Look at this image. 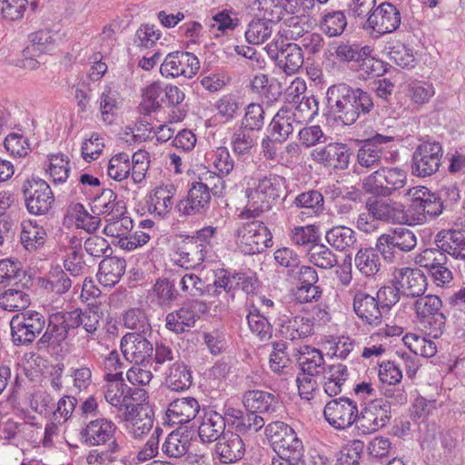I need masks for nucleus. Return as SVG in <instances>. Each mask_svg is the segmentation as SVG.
<instances>
[{
	"instance_id": "nucleus-3",
	"label": "nucleus",
	"mask_w": 465,
	"mask_h": 465,
	"mask_svg": "<svg viewBox=\"0 0 465 465\" xmlns=\"http://www.w3.org/2000/svg\"><path fill=\"white\" fill-rule=\"evenodd\" d=\"M233 242L240 252L254 255L273 245L272 234L265 223L253 218L238 223L232 232Z\"/></svg>"
},
{
	"instance_id": "nucleus-18",
	"label": "nucleus",
	"mask_w": 465,
	"mask_h": 465,
	"mask_svg": "<svg viewBox=\"0 0 465 465\" xmlns=\"http://www.w3.org/2000/svg\"><path fill=\"white\" fill-rule=\"evenodd\" d=\"M106 391H104L105 401L119 411H129L136 403L134 401H144L146 392L143 389L131 388L123 381H109Z\"/></svg>"
},
{
	"instance_id": "nucleus-14",
	"label": "nucleus",
	"mask_w": 465,
	"mask_h": 465,
	"mask_svg": "<svg viewBox=\"0 0 465 465\" xmlns=\"http://www.w3.org/2000/svg\"><path fill=\"white\" fill-rule=\"evenodd\" d=\"M202 181L193 182L187 195L175 204L181 217H196L205 215L210 209L211 194Z\"/></svg>"
},
{
	"instance_id": "nucleus-22",
	"label": "nucleus",
	"mask_w": 465,
	"mask_h": 465,
	"mask_svg": "<svg viewBox=\"0 0 465 465\" xmlns=\"http://www.w3.org/2000/svg\"><path fill=\"white\" fill-rule=\"evenodd\" d=\"M197 307H199V310L203 307V311L207 309L206 303L193 301L167 313L165 316V328L177 335L189 331L191 328L194 327L199 318L196 312Z\"/></svg>"
},
{
	"instance_id": "nucleus-25",
	"label": "nucleus",
	"mask_w": 465,
	"mask_h": 465,
	"mask_svg": "<svg viewBox=\"0 0 465 465\" xmlns=\"http://www.w3.org/2000/svg\"><path fill=\"white\" fill-rule=\"evenodd\" d=\"M280 334L288 340L304 339L313 334V319L308 314L290 313L277 318Z\"/></svg>"
},
{
	"instance_id": "nucleus-46",
	"label": "nucleus",
	"mask_w": 465,
	"mask_h": 465,
	"mask_svg": "<svg viewBox=\"0 0 465 465\" xmlns=\"http://www.w3.org/2000/svg\"><path fill=\"white\" fill-rule=\"evenodd\" d=\"M277 64L285 74L296 73L303 64L302 50L296 44H288L279 53H275Z\"/></svg>"
},
{
	"instance_id": "nucleus-54",
	"label": "nucleus",
	"mask_w": 465,
	"mask_h": 465,
	"mask_svg": "<svg viewBox=\"0 0 465 465\" xmlns=\"http://www.w3.org/2000/svg\"><path fill=\"white\" fill-rule=\"evenodd\" d=\"M308 260L318 268L329 270L337 263L336 254L325 244L317 242L307 250Z\"/></svg>"
},
{
	"instance_id": "nucleus-7",
	"label": "nucleus",
	"mask_w": 465,
	"mask_h": 465,
	"mask_svg": "<svg viewBox=\"0 0 465 465\" xmlns=\"http://www.w3.org/2000/svg\"><path fill=\"white\" fill-rule=\"evenodd\" d=\"M416 245L415 233L406 227H397L377 239V248L383 260L389 262L401 258L402 253L412 251Z\"/></svg>"
},
{
	"instance_id": "nucleus-19",
	"label": "nucleus",
	"mask_w": 465,
	"mask_h": 465,
	"mask_svg": "<svg viewBox=\"0 0 465 465\" xmlns=\"http://www.w3.org/2000/svg\"><path fill=\"white\" fill-rule=\"evenodd\" d=\"M391 282L407 297H420L427 289V278L418 268H395L391 274Z\"/></svg>"
},
{
	"instance_id": "nucleus-45",
	"label": "nucleus",
	"mask_w": 465,
	"mask_h": 465,
	"mask_svg": "<svg viewBox=\"0 0 465 465\" xmlns=\"http://www.w3.org/2000/svg\"><path fill=\"white\" fill-rule=\"evenodd\" d=\"M152 292L155 303L163 309L171 308L180 296L175 281L167 277L158 278Z\"/></svg>"
},
{
	"instance_id": "nucleus-13",
	"label": "nucleus",
	"mask_w": 465,
	"mask_h": 465,
	"mask_svg": "<svg viewBox=\"0 0 465 465\" xmlns=\"http://www.w3.org/2000/svg\"><path fill=\"white\" fill-rule=\"evenodd\" d=\"M448 258L444 251L437 247L422 250L415 257V262L427 270L437 285H443L453 279L452 272L447 266Z\"/></svg>"
},
{
	"instance_id": "nucleus-28",
	"label": "nucleus",
	"mask_w": 465,
	"mask_h": 465,
	"mask_svg": "<svg viewBox=\"0 0 465 465\" xmlns=\"http://www.w3.org/2000/svg\"><path fill=\"white\" fill-rule=\"evenodd\" d=\"M154 412L148 405L136 403L129 411H124L121 418L128 422V430L134 438L148 433L153 426Z\"/></svg>"
},
{
	"instance_id": "nucleus-30",
	"label": "nucleus",
	"mask_w": 465,
	"mask_h": 465,
	"mask_svg": "<svg viewBox=\"0 0 465 465\" xmlns=\"http://www.w3.org/2000/svg\"><path fill=\"white\" fill-rule=\"evenodd\" d=\"M242 404L247 411L255 414H272L280 407L278 396L262 390L244 392Z\"/></svg>"
},
{
	"instance_id": "nucleus-38",
	"label": "nucleus",
	"mask_w": 465,
	"mask_h": 465,
	"mask_svg": "<svg viewBox=\"0 0 465 465\" xmlns=\"http://www.w3.org/2000/svg\"><path fill=\"white\" fill-rule=\"evenodd\" d=\"M380 255L377 242L374 248L361 247L354 257L356 269L365 278H374L381 269Z\"/></svg>"
},
{
	"instance_id": "nucleus-31",
	"label": "nucleus",
	"mask_w": 465,
	"mask_h": 465,
	"mask_svg": "<svg viewBox=\"0 0 465 465\" xmlns=\"http://www.w3.org/2000/svg\"><path fill=\"white\" fill-rule=\"evenodd\" d=\"M341 89H327L326 98L329 106L337 114L338 119L344 125L354 124L360 116V113L355 111L350 95L345 92L340 94Z\"/></svg>"
},
{
	"instance_id": "nucleus-48",
	"label": "nucleus",
	"mask_w": 465,
	"mask_h": 465,
	"mask_svg": "<svg viewBox=\"0 0 465 465\" xmlns=\"http://www.w3.org/2000/svg\"><path fill=\"white\" fill-rule=\"evenodd\" d=\"M298 362L305 374L320 375L324 370V359L322 351L311 346L301 347Z\"/></svg>"
},
{
	"instance_id": "nucleus-44",
	"label": "nucleus",
	"mask_w": 465,
	"mask_h": 465,
	"mask_svg": "<svg viewBox=\"0 0 465 465\" xmlns=\"http://www.w3.org/2000/svg\"><path fill=\"white\" fill-rule=\"evenodd\" d=\"M327 242L339 252H348L357 244V233L347 226H333L325 233Z\"/></svg>"
},
{
	"instance_id": "nucleus-34",
	"label": "nucleus",
	"mask_w": 465,
	"mask_h": 465,
	"mask_svg": "<svg viewBox=\"0 0 465 465\" xmlns=\"http://www.w3.org/2000/svg\"><path fill=\"white\" fill-rule=\"evenodd\" d=\"M434 243L456 260L465 261V236L459 230H441L434 238Z\"/></svg>"
},
{
	"instance_id": "nucleus-4",
	"label": "nucleus",
	"mask_w": 465,
	"mask_h": 465,
	"mask_svg": "<svg viewBox=\"0 0 465 465\" xmlns=\"http://www.w3.org/2000/svg\"><path fill=\"white\" fill-rule=\"evenodd\" d=\"M116 424L105 417H98L89 421H84L79 430L80 441L90 447L106 446L105 457L112 459V456L120 450L115 434Z\"/></svg>"
},
{
	"instance_id": "nucleus-5",
	"label": "nucleus",
	"mask_w": 465,
	"mask_h": 465,
	"mask_svg": "<svg viewBox=\"0 0 465 465\" xmlns=\"http://www.w3.org/2000/svg\"><path fill=\"white\" fill-rule=\"evenodd\" d=\"M407 183L406 172L399 167H381L366 176L361 183L362 190L374 196L390 197Z\"/></svg>"
},
{
	"instance_id": "nucleus-10",
	"label": "nucleus",
	"mask_w": 465,
	"mask_h": 465,
	"mask_svg": "<svg viewBox=\"0 0 465 465\" xmlns=\"http://www.w3.org/2000/svg\"><path fill=\"white\" fill-rule=\"evenodd\" d=\"M442 302L437 295L420 297L414 302V309L421 325L432 338H439L444 330L446 317L441 311Z\"/></svg>"
},
{
	"instance_id": "nucleus-56",
	"label": "nucleus",
	"mask_w": 465,
	"mask_h": 465,
	"mask_svg": "<svg viewBox=\"0 0 465 465\" xmlns=\"http://www.w3.org/2000/svg\"><path fill=\"white\" fill-rule=\"evenodd\" d=\"M347 25V17L343 11L328 12L322 15L320 21L321 30L330 37L342 35Z\"/></svg>"
},
{
	"instance_id": "nucleus-17",
	"label": "nucleus",
	"mask_w": 465,
	"mask_h": 465,
	"mask_svg": "<svg viewBox=\"0 0 465 465\" xmlns=\"http://www.w3.org/2000/svg\"><path fill=\"white\" fill-rule=\"evenodd\" d=\"M148 334L126 333L121 339V351L127 361L136 365H147L152 360L153 345L147 339Z\"/></svg>"
},
{
	"instance_id": "nucleus-61",
	"label": "nucleus",
	"mask_w": 465,
	"mask_h": 465,
	"mask_svg": "<svg viewBox=\"0 0 465 465\" xmlns=\"http://www.w3.org/2000/svg\"><path fill=\"white\" fill-rule=\"evenodd\" d=\"M420 192L422 195L415 197L414 204L430 218L439 216L444 205L441 197L430 193L428 189Z\"/></svg>"
},
{
	"instance_id": "nucleus-15",
	"label": "nucleus",
	"mask_w": 465,
	"mask_h": 465,
	"mask_svg": "<svg viewBox=\"0 0 465 465\" xmlns=\"http://www.w3.org/2000/svg\"><path fill=\"white\" fill-rule=\"evenodd\" d=\"M391 409L388 400L370 399L360 412L359 424L363 432L371 433L385 427L391 418Z\"/></svg>"
},
{
	"instance_id": "nucleus-33",
	"label": "nucleus",
	"mask_w": 465,
	"mask_h": 465,
	"mask_svg": "<svg viewBox=\"0 0 465 465\" xmlns=\"http://www.w3.org/2000/svg\"><path fill=\"white\" fill-rule=\"evenodd\" d=\"M176 194V188L173 184L168 183L156 187L150 193L147 200L150 213L164 218L173 207V197Z\"/></svg>"
},
{
	"instance_id": "nucleus-1",
	"label": "nucleus",
	"mask_w": 465,
	"mask_h": 465,
	"mask_svg": "<svg viewBox=\"0 0 465 465\" xmlns=\"http://www.w3.org/2000/svg\"><path fill=\"white\" fill-rule=\"evenodd\" d=\"M285 178L270 173L259 178H253L248 183L245 190L247 204L242 212V218H256L269 211L285 193Z\"/></svg>"
},
{
	"instance_id": "nucleus-12",
	"label": "nucleus",
	"mask_w": 465,
	"mask_h": 465,
	"mask_svg": "<svg viewBox=\"0 0 465 465\" xmlns=\"http://www.w3.org/2000/svg\"><path fill=\"white\" fill-rule=\"evenodd\" d=\"M327 422L336 430H345L359 422L360 412L356 401L347 397L329 401L323 410Z\"/></svg>"
},
{
	"instance_id": "nucleus-60",
	"label": "nucleus",
	"mask_w": 465,
	"mask_h": 465,
	"mask_svg": "<svg viewBox=\"0 0 465 465\" xmlns=\"http://www.w3.org/2000/svg\"><path fill=\"white\" fill-rule=\"evenodd\" d=\"M254 5L258 11L261 19L276 24L283 19L286 13L284 5H281L277 0H255Z\"/></svg>"
},
{
	"instance_id": "nucleus-11",
	"label": "nucleus",
	"mask_w": 465,
	"mask_h": 465,
	"mask_svg": "<svg viewBox=\"0 0 465 465\" xmlns=\"http://www.w3.org/2000/svg\"><path fill=\"white\" fill-rule=\"evenodd\" d=\"M443 149L440 143L424 141L414 150L411 157V173L418 177H429L440 168Z\"/></svg>"
},
{
	"instance_id": "nucleus-47",
	"label": "nucleus",
	"mask_w": 465,
	"mask_h": 465,
	"mask_svg": "<svg viewBox=\"0 0 465 465\" xmlns=\"http://www.w3.org/2000/svg\"><path fill=\"white\" fill-rule=\"evenodd\" d=\"M366 49V47L360 49L355 45H340L336 49V55L342 61L357 63L361 70L366 73H369V70L374 72V60L367 56Z\"/></svg>"
},
{
	"instance_id": "nucleus-53",
	"label": "nucleus",
	"mask_w": 465,
	"mask_h": 465,
	"mask_svg": "<svg viewBox=\"0 0 465 465\" xmlns=\"http://www.w3.org/2000/svg\"><path fill=\"white\" fill-rule=\"evenodd\" d=\"M256 141L253 132L240 127L231 137V147L238 158L245 159L252 155Z\"/></svg>"
},
{
	"instance_id": "nucleus-55",
	"label": "nucleus",
	"mask_w": 465,
	"mask_h": 465,
	"mask_svg": "<svg viewBox=\"0 0 465 465\" xmlns=\"http://www.w3.org/2000/svg\"><path fill=\"white\" fill-rule=\"evenodd\" d=\"M323 203V195L317 190L301 193L292 201V206L306 210L304 213L310 215L322 212Z\"/></svg>"
},
{
	"instance_id": "nucleus-39",
	"label": "nucleus",
	"mask_w": 465,
	"mask_h": 465,
	"mask_svg": "<svg viewBox=\"0 0 465 465\" xmlns=\"http://www.w3.org/2000/svg\"><path fill=\"white\" fill-rule=\"evenodd\" d=\"M321 374L323 376V390L330 397L341 392L350 375L347 366L342 363L328 365Z\"/></svg>"
},
{
	"instance_id": "nucleus-21",
	"label": "nucleus",
	"mask_w": 465,
	"mask_h": 465,
	"mask_svg": "<svg viewBox=\"0 0 465 465\" xmlns=\"http://www.w3.org/2000/svg\"><path fill=\"white\" fill-rule=\"evenodd\" d=\"M200 68L198 58L189 52H174L167 54L161 65L163 76L192 78Z\"/></svg>"
},
{
	"instance_id": "nucleus-6",
	"label": "nucleus",
	"mask_w": 465,
	"mask_h": 465,
	"mask_svg": "<svg viewBox=\"0 0 465 465\" xmlns=\"http://www.w3.org/2000/svg\"><path fill=\"white\" fill-rule=\"evenodd\" d=\"M70 311H59L51 313L46 321L45 330L36 341L38 351H57L74 330Z\"/></svg>"
},
{
	"instance_id": "nucleus-57",
	"label": "nucleus",
	"mask_w": 465,
	"mask_h": 465,
	"mask_svg": "<svg viewBox=\"0 0 465 465\" xmlns=\"http://www.w3.org/2000/svg\"><path fill=\"white\" fill-rule=\"evenodd\" d=\"M30 305V296L17 289H8L0 294V307L5 311H21Z\"/></svg>"
},
{
	"instance_id": "nucleus-41",
	"label": "nucleus",
	"mask_w": 465,
	"mask_h": 465,
	"mask_svg": "<svg viewBox=\"0 0 465 465\" xmlns=\"http://www.w3.org/2000/svg\"><path fill=\"white\" fill-rule=\"evenodd\" d=\"M297 127L300 126L291 116L288 106H283L272 117L267 127V132L270 135L280 141V143H282Z\"/></svg>"
},
{
	"instance_id": "nucleus-64",
	"label": "nucleus",
	"mask_w": 465,
	"mask_h": 465,
	"mask_svg": "<svg viewBox=\"0 0 465 465\" xmlns=\"http://www.w3.org/2000/svg\"><path fill=\"white\" fill-rule=\"evenodd\" d=\"M131 173V161L126 153H118L111 157L107 165V174L115 181L126 179Z\"/></svg>"
},
{
	"instance_id": "nucleus-8",
	"label": "nucleus",
	"mask_w": 465,
	"mask_h": 465,
	"mask_svg": "<svg viewBox=\"0 0 465 465\" xmlns=\"http://www.w3.org/2000/svg\"><path fill=\"white\" fill-rule=\"evenodd\" d=\"M46 325L45 316L36 311H26L10 321L11 339L15 346H28L42 333Z\"/></svg>"
},
{
	"instance_id": "nucleus-26",
	"label": "nucleus",
	"mask_w": 465,
	"mask_h": 465,
	"mask_svg": "<svg viewBox=\"0 0 465 465\" xmlns=\"http://www.w3.org/2000/svg\"><path fill=\"white\" fill-rule=\"evenodd\" d=\"M392 141V136L381 134H376L372 137L363 140L356 155L359 167L367 169L377 167L384 154L382 144Z\"/></svg>"
},
{
	"instance_id": "nucleus-58",
	"label": "nucleus",
	"mask_w": 465,
	"mask_h": 465,
	"mask_svg": "<svg viewBox=\"0 0 465 465\" xmlns=\"http://www.w3.org/2000/svg\"><path fill=\"white\" fill-rule=\"evenodd\" d=\"M179 353L174 348L166 341H156L153 346V352L152 353V360H150V366L157 371L163 365L174 362Z\"/></svg>"
},
{
	"instance_id": "nucleus-32",
	"label": "nucleus",
	"mask_w": 465,
	"mask_h": 465,
	"mask_svg": "<svg viewBox=\"0 0 465 465\" xmlns=\"http://www.w3.org/2000/svg\"><path fill=\"white\" fill-rule=\"evenodd\" d=\"M200 411L195 398L185 397L173 400L169 403L166 417L173 424H184L193 420Z\"/></svg>"
},
{
	"instance_id": "nucleus-51",
	"label": "nucleus",
	"mask_w": 465,
	"mask_h": 465,
	"mask_svg": "<svg viewBox=\"0 0 465 465\" xmlns=\"http://www.w3.org/2000/svg\"><path fill=\"white\" fill-rule=\"evenodd\" d=\"M35 420V416H29L27 420L8 423V437H21L25 440L35 444L38 442L39 436L42 434V426Z\"/></svg>"
},
{
	"instance_id": "nucleus-23",
	"label": "nucleus",
	"mask_w": 465,
	"mask_h": 465,
	"mask_svg": "<svg viewBox=\"0 0 465 465\" xmlns=\"http://www.w3.org/2000/svg\"><path fill=\"white\" fill-rule=\"evenodd\" d=\"M246 452V445L238 433L227 431L215 443L213 460L223 465L234 464L242 460Z\"/></svg>"
},
{
	"instance_id": "nucleus-37",
	"label": "nucleus",
	"mask_w": 465,
	"mask_h": 465,
	"mask_svg": "<svg viewBox=\"0 0 465 465\" xmlns=\"http://www.w3.org/2000/svg\"><path fill=\"white\" fill-rule=\"evenodd\" d=\"M117 195L111 189H104L100 195L94 198L92 212L96 215H104V220L113 221L125 213L126 208L123 201H117Z\"/></svg>"
},
{
	"instance_id": "nucleus-29",
	"label": "nucleus",
	"mask_w": 465,
	"mask_h": 465,
	"mask_svg": "<svg viewBox=\"0 0 465 465\" xmlns=\"http://www.w3.org/2000/svg\"><path fill=\"white\" fill-rule=\"evenodd\" d=\"M286 101L293 105V108L288 107V111L299 126L307 124L318 114L319 104L314 95L306 96L302 93H291Z\"/></svg>"
},
{
	"instance_id": "nucleus-24",
	"label": "nucleus",
	"mask_w": 465,
	"mask_h": 465,
	"mask_svg": "<svg viewBox=\"0 0 465 465\" xmlns=\"http://www.w3.org/2000/svg\"><path fill=\"white\" fill-rule=\"evenodd\" d=\"M369 28L384 35L395 32L401 24L400 10L391 3L379 5L366 20Z\"/></svg>"
},
{
	"instance_id": "nucleus-27",
	"label": "nucleus",
	"mask_w": 465,
	"mask_h": 465,
	"mask_svg": "<svg viewBox=\"0 0 465 465\" xmlns=\"http://www.w3.org/2000/svg\"><path fill=\"white\" fill-rule=\"evenodd\" d=\"M181 238L182 241L177 243L173 253L174 263L186 270L201 265L205 260L208 251L193 242V237L181 235Z\"/></svg>"
},
{
	"instance_id": "nucleus-35",
	"label": "nucleus",
	"mask_w": 465,
	"mask_h": 465,
	"mask_svg": "<svg viewBox=\"0 0 465 465\" xmlns=\"http://www.w3.org/2000/svg\"><path fill=\"white\" fill-rule=\"evenodd\" d=\"M366 207L378 221L401 223L406 218L403 205L391 200L368 201Z\"/></svg>"
},
{
	"instance_id": "nucleus-16",
	"label": "nucleus",
	"mask_w": 465,
	"mask_h": 465,
	"mask_svg": "<svg viewBox=\"0 0 465 465\" xmlns=\"http://www.w3.org/2000/svg\"><path fill=\"white\" fill-rule=\"evenodd\" d=\"M351 155L350 147L342 143H330L324 146L316 147L311 152V157L314 162L339 171L348 168Z\"/></svg>"
},
{
	"instance_id": "nucleus-36",
	"label": "nucleus",
	"mask_w": 465,
	"mask_h": 465,
	"mask_svg": "<svg viewBox=\"0 0 465 465\" xmlns=\"http://www.w3.org/2000/svg\"><path fill=\"white\" fill-rule=\"evenodd\" d=\"M72 321L74 322V330L82 326L86 332L87 341L94 340L100 327L103 313L99 312V306L89 304L85 310L75 309L70 311Z\"/></svg>"
},
{
	"instance_id": "nucleus-43",
	"label": "nucleus",
	"mask_w": 465,
	"mask_h": 465,
	"mask_svg": "<svg viewBox=\"0 0 465 465\" xmlns=\"http://www.w3.org/2000/svg\"><path fill=\"white\" fill-rule=\"evenodd\" d=\"M165 383L172 391H185L193 384L192 371L184 362L175 361L168 368Z\"/></svg>"
},
{
	"instance_id": "nucleus-9",
	"label": "nucleus",
	"mask_w": 465,
	"mask_h": 465,
	"mask_svg": "<svg viewBox=\"0 0 465 465\" xmlns=\"http://www.w3.org/2000/svg\"><path fill=\"white\" fill-rule=\"evenodd\" d=\"M21 191L25 208L30 214L45 215L52 209L54 196L45 180L38 177L28 178L23 183Z\"/></svg>"
},
{
	"instance_id": "nucleus-40",
	"label": "nucleus",
	"mask_w": 465,
	"mask_h": 465,
	"mask_svg": "<svg viewBox=\"0 0 465 465\" xmlns=\"http://www.w3.org/2000/svg\"><path fill=\"white\" fill-rule=\"evenodd\" d=\"M224 430L225 425L222 414L214 411H209L204 413L198 428V435L202 442H217L226 433Z\"/></svg>"
},
{
	"instance_id": "nucleus-20",
	"label": "nucleus",
	"mask_w": 465,
	"mask_h": 465,
	"mask_svg": "<svg viewBox=\"0 0 465 465\" xmlns=\"http://www.w3.org/2000/svg\"><path fill=\"white\" fill-rule=\"evenodd\" d=\"M350 293H353L352 309L357 317L364 324L379 326L382 322L384 312L376 296L362 290L350 291Z\"/></svg>"
},
{
	"instance_id": "nucleus-2",
	"label": "nucleus",
	"mask_w": 465,
	"mask_h": 465,
	"mask_svg": "<svg viewBox=\"0 0 465 465\" xmlns=\"http://www.w3.org/2000/svg\"><path fill=\"white\" fill-rule=\"evenodd\" d=\"M265 434L272 440L277 453L272 465H305L302 441L291 426L273 421L266 426Z\"/></svg>"
},
{
	"instance_id": "nucleus-63",
	"label": "nucleus",
	"mask_w": 465,
	"mask_h": 465,
	"mask_svg": "<svg viewBox=\"0 0 465 465\" xmlns=\"http://www.w3.org/2000/svg\"><path fill=\"white\" fill-rule=\"evenodd\" d=\"M403 341L415 355L430 358L437 353L435 342L422 336H419L415 333H408L404 336Z\"/></svg>"
},
{
	"instance_id": "nucleus-52",
	"label": "nucleus",
	"mask_w": 465,
	"mask_h": 465,
	"mask_svg": "<svg viewBox=\"0 0 465 465\" xmlns=\"http://www.w3.org/2000/svg\"><path fill=\"white\" fill-rule=\"evenodd\" d=\"M190 444L188 432L176 430L167 436L162 450L170 458H181L188 451Z\"/></svg>"
},
{
	"instance_id": "nucleus-62",
	"label": "nucleus",
	"mask_w": 465,
	"mask_h": 465,
	"mask_svg": "<svg viewBox=\"0 0 465 465\" xmlns=\"http://www.w3.org/2000/svg\"><path fill=\"white\" fill-rule=\"evenodd\" d=\"M272 25L262 19H252L245 32V38L249 44L260 45L267 41L272 35Z\"/></svg>"
},
{
	"instance_id": "nucleus-42",
	"label": "nucleus",
	"mask_w": 465,
	"mask_h": 465,
	"mask_svg": "<svg viewBox=\"0 0 465 465\" xmlns=\"http://www.w3.org/2000/svg\"><path fill=\"white\" fill-rule=\"evenodd\" d=\"M126 262L116 256H107L99 264V282L105 286L115 285L124 274Z\"/></svg>"
},
{
	"instance_id": "nucleus-49",
	"label": "nucleus",
	"mask_w": 465,
	"mask_h": 465,
	"mask_svg": "<svg viewBox=\"0 0 465 465\" xmlns=\"http://www.w3.org/2000/svg\"><path fill=\"white\" fill-rule=\"evenodd\" d=\"M46 232L35 222L27 221L22 223L20 241L24 248L34 252L45 242Z\"/></svg>"
},
{
	"instance_id": "nucleus-50",
	"label": "nucleus",
	"mask_w": 465,
	"mask_h": 465,
	"mask_svg": "<svg viewBox=\"0 0 465 465\" xmlns=\"http://www.w3.org/2000/svg\"><path fill=\"white\" fill-rule=\"evenodd\" d=\"M250 331L260 341H268L272 337L273 327L260 310L252 306L246 316Z\"/></svg>"
},
{
	"instance_id": "nucleus-59",
	"label": "nucleus",
	"mask_w": 465,
	"mask_h": 465,
	"mask_svg": "<svg viewBox=\"0 0 465 465\" xmlns=\"http://www.w3.org/2000/svg\"><path fill=\"white\" fill-rule=\"evenodd\" d=\"M126 328L134 330L133 333L152 334V327L145 312L139 308L128 310L124 315Z\"/></svg>"
}]
</instances>
